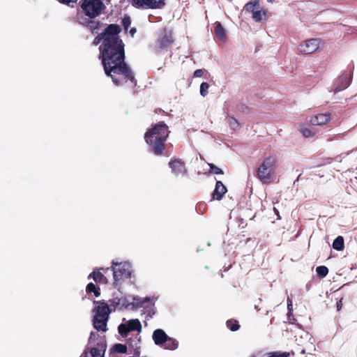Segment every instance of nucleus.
Returning a JSON list of instances; mask_svg holds the SVG:
<instances>
[{"label": "nucleus", "mask_w": 357, "mask_h": 357, "mask_svg": "<svg viewBox=\"0 0 357 357\" xmlns=\"http://www.w3.org/2000/svg\"><path fill=\"white\" fill-rule=\"evenodd\" d=\"M319 39H308L299 45L298 51L305 54L314 53L319 48Z\"/></svg>", "instance_id": "12"}, {"label": "nucleus", "mask_w": 357, "mask_h": 357, "mask_svg": "<svg viewBox=\"0 0 357 357\" xmlns=\"http://www.w3.org/2000/svg\"><path fill=\"white\" fill-rule=\"evenodd\" d=\"M328 268L326 266H319L316 268L317 275L319 278H324L328 273Z\"/></svg>", "instance_id": "31"}, {"label": "nucleus", "mask_w": 357, "mask_h": 357, "mask_svg": "<svg viewBox=\"0 0 357 357\" xmlns=\"http://www.w3.org/2000/svg\"><path fill=\"white\" fill-rule=\"evenodd\" d=\"M168 337L165 331L162 328L155 329L152 335L153 340L157 346L163 345L168 340Z\"/></svg>", "instance_id": "17"}, {"label": "nucleus", "mask_w": 357, "mask_h": 357, "mask_svg": "<svg viewBox=\"0 0 357 357\" xmlns=\"http://www.w3.org/2000/svg\"><path fill=\"white\" fill-rule=\"evenodd\" d=\"M154 305V302L153 301V299L151 298L150 301L146 302L144 305V306L143 307L147 310L148 315L151 318H152L153 315H154L156 313V309L155 308Z\"/></svg>", "instance_id": "27"}, {"label": "nucleus", "mask_w": 357, "mask_h": 357, "mask_svg": "<svg viewBox=\"0 0 357 357\" xmlns=\"http://www.w3.org/2000/svg\"><path fill=\"white\" fill-rule=\"evenodd\" d=\"M300 131L305 137H310L314 135V132L308 128H301Z\"/></svg>", "instance_id": "35"}, {"label": "nucleus", "mask_w": 357, "mask_h": 357, "mask_svg": "<svg viewBox=\"0 0 357 357\" xmlns=\"http://www.w3.org/2000/svg\"><path fill=\"white\" fill-rule=\"evenodd\" d=\"M88 278H93L96 283L108 282L106 277L98 268H94L93 272L89 275Z\"/></svg>", "instance_id": "20"}, {"label": "nucleus", "mask_w": 357, "mask_h": 357, "mask_svg": "<svg viewBox=\"0 0 357 357\" xmlns=\"http://www.w3.org/2000/svg\"><path fill=\"white\" fill-rule=\"evenodd\" d=\"M117 25H118L117 24H110L107 25V27L104 29V31L102 33H98L95 37V38L93 41V45H98L101 42L102 43L105 41V40L106 39V38L108 36H111L112 33H114V31L115 30V29H117Z\"/></svg>", "instance_id": "15"}, {"label": "nucleus", "mask_w": 357, "mask_h": 357, "mask_svg": "<svg viewBox=\"0 0 357 357\" xmlns=\"http://www.w3.org/2000/svg\"><path fill=\"white\" fill-rule=\"evenodd\" d=\"M150 300L151 297L149 296L142 298L139 296H124L121 298L114 297L109 300L108 302L109 307H113L112 310L115 311L116 309L122 310L129 307H131L132 310H137L144 307V303L148 301L149 302Z\"/></svg>", "instance_id": "4"}, {"label": "nucleus", "mask_w": 357, "mask_h": 357, "mask_svg": "<svg viewBox=\"0 0 357 357\" xmlns=\"http://www.w3.org/2000/svg\"><path fill=\"white\" fill-rule=\"evenodd\" d=\"M352 74L353 71L351 70L349 77L346 74L340 75L336 81L335 91H340L347 89L351 84Z\"/></svg>", "instance_id": "16"}, {"label": "nucleus", "mask_w": 357, "mask_h": 357, "mask_svg": "<svg viewBox=\"0 0 357 357\" xmlns=\"http://www.w3.org/2000/svg\"><path fill=\"white\" fill-rule=\"evenodd\" d=\"M142 326L138 319H132L126 323H121L118 326V332L123 337H126L130 332L137 331L140 333Z\"/></svg>", "instance_id": "9"}, {"label": "nucleus", "mask_w": 357, "mask_h": 357, "mask_svg": "<svg viewBox=\"0 0 357 357\" xmlns=\"http://www.w3.org/2000/svg\"><path fill=\"white\" fill-rule=\"evenodd\" d=\"M275 158L270 155L265 158L262 163L259 165L257 169V176L263 183L270 182L275 172Z\"/></svg>", "instance_id": "7"}, {"label": "nucleus", "mask_w": 357, "mask_h": 357, "mask_svg": "<svg viewBox=\"0 0 357 357\" xmlns=\"http://www.w3.org/2000/svg\"><path fill=\"white\" fill-rule=\"evenodd\" d=\"M229 124L233 130H236L239 127V123L234 117L229 118Z\"/></svg>", "instance_id": "37"}, {"label": "nucleus", "mask_w": 357, "mask_h": 357, "mask_svg": "<svg viewBox=\"0 0 357 357\" xmlns=\"http://www.w3.org/2000/svg\"><path fill=\"white\" fill-rule=\"evenodd\" d=\"M122 26H123L126 31L128 30V27L131 24V19L130 17L128 15H125L122 19Z\"/></svg>", "instance_id": "33"}, {"label": "nucleus", "mask_w": 357, "mask_h": 357, "mask_svg": "<svg viewBox=\"0 0 357 357\" xmlns=\"http://www.w3.org/2000/svg\"><path fill=\"white\" fill-rule=\"evenodd\" d=\"M236 110L244 114H248L250 112V108L243 103L238 104L236 105Z\"/></svg>", "instance_id": "36"}, {"label": "nucleus", "mask_w": 357, "mask_h": 357, "mask_svg": "<svg viewBox=\"0 0 357 357\" xmlns=\"http://www.w3.org/2000/svg\"><path fill=\"white\" fill-rule=\"evenodd\" d=\"M59 3L69 6L71 3H76L77 0H57Z\"/></svg>", "instance_id": "42"}, {"label": "nucleus", "mask_w": 357, "mask_h": 357, "mask_svg": "<svg viewBox=\"0 0 357 357\" xmlns=\"http://www.w3.org/2000/svg\"><path fill=\"white\" fill-rule=\"evenodd\" d=\"M168 165L172 170V173L176 176L180 174H187L188 171L185 167V164L181 159L172 158L169 160Z\"/></svg>", "instance_id": "13"}, {"label": "nucleus", "mask_w": 357, "mask_h": 357, "mask_svg": "<svg viewBox=\"0 0 357 357\" xmlns=\"http://www.w3.org/2000/svg\"><path fill=\"white\" fill-rule=\"evenodd\" d=\"M333 248L337 251H342L344 249V240L343 236H337L333 242Z\"/></svg>", "instance_id": "23"}, {"label": "nucleus", "mask_w": 357, "mask_h": 357, "mask_svg": "<svg viewBox=\"0 0 357 357\" xmlns=\"http://www.w3.org/2000/svg\"><path fill=\"white\" fill-rule=\"evenodd\" d=\"M86 291L87 294L93 293L95 297L98 298L100 296V289L99 287L93 284V282H89L86 287Z\"/></svg>", "instance_id": "24"}, {"label": "nucleus", "mask_w": 357, "mask_h": 357, "mask_svg": "<svg viewBox=\"0 0 357 357\" xmlns=\"http://www.w3.org/2000/svg\"><path fill=\"white\" fill-rule=\"evenodd\" d=\"M260 7L259 0H252L248 2L243 7V10L245 12H249L253 13L256 10L259 9Z\"/></svg>", "instance_id": "22"}, {"label": "nucleus", "mask_w": 357, "mask_h": 357, "mask_svg": "<svg viewBox=\"0 0 357 357\" xmlns=\"http://www.w3.org/2000/svg\"><path fill=\"white\" fill-rule=\"evenodd\" d=\"M227 192L226 186L220 181H217L215 183V187L212 192V198L216 200H221L225 193Z\"/></svg>", "instance_id": "18"}, {"label": "nucleus", "mask_w": 357, "mask_h": 357, "mask_svg": "<svg viewBox=\"0 0 357 357\" xmlns=\"http://www.w3.org/2000/svg\"><path fill=\"white\" fill-rule=\"evenodd\" d=\"M206 70L204 69H197L194 72L193 76L195 77H202Z\"/></svg>", "instance_id": "40"}, {"label": "nucleus", "mask_w": 357, "mask_h": 357, "mask_svg": "<svg viewBox=\"0 0 357 357\" xmlns=\"http://www.w3.org/2000/svg\"><path fill=\"white\" fill-rule=\"evenodd\" d=\"M255 309L257 311L260 310V308L259 307V305H255Z\"/></svg>", "instance_id": "45"}, {"label": "nucleus", "mask_w": 357, "mask_h": 357, "mask_svg": "<svg viewBox=\"0 0 357 357\" xmlns=\"http://www.w3.org/2000/svg\"><path fill=\"white\" fill-rule=\"evenodd\" d=\"M215 26V33L216 36L221 40L227 38L226 30L220 22H216Z\"/></svg>", "instance_id": "21"}, {"label": "nucleus", "mask_w": 357, "mask_h": 357, "mask_svg": "<svg viewBox=\"0 0 357 357\" xmlns=\"http://www.w3.org/2000/svg\"><path fill=\"white\" fill-rule=\"evenodd\" d=\"M301 174H300V175H298V178H297L296 181H298V180L299 179V178L301 177Z\"/></svg>", "instance_id": "47"}, {"label": "nucleus", "mask_w": 357, "mask_h": 357, "mask_svg": "<svg viewBox=\"0 0 357 357\" xmlns=\"http://www.w3.org/2000/svg\"><path fill=\"white\" fill-rule=\"evenodd\" d=\"M208 88L209 84L207 82H202L200 84V95L203 97H205L208 94Z\"/></svg>", "instance_id": "34"}, {"label": "nucleus", "mask_w": 357, "mask_h": 357, "mask_svg": "<svg viewBox=\"0 0 357 357\" xmlns=\"http://www.w3.org/2000/svg\"><path fill=\"white\" fill-rule=\"evenodd\" d=\"M275 0H267L268 2H270V3H273L274 2Z\"/></svg>", "instance_id": "46"}, {"label": "nucleus", "mask_w": 357, "mask_h": 357, "mask_svg": "<svg viewBox=\"0 0 357 357\" xmlns=\"http://www.w3.org/2000/svg\"><path fill=\"white\" fill-rule=\"evenodd\" d=\"M342 299H343V298H341L340 299V301H338L337 302V303H336V307H337V310L338 311H339V310H341V308H342Z\"/></svg>", "instance_id": "43"}, {"label": "nucleus", "mask_w": 357, "mask_h": 357, "mask_svg": "<svg viewBox=\"0 0 357 357\" xmlns=\"http://www.w3.org/2000/svg\"><path fill=\"white\" fill-rule=\"evenodd\" d=\"M93 304L95 306L93 312L95 314L93 317V326L97 331L106 332L107 323L113 310L104 300L93 301Z\"/></svg>", "instance_id": "3"}, {"label": "nucleus", "mask_w": 357, "mask_h": 357, "mask_svg": "<svg viewBox=\"0 0 357 357\" xmlns=\"http://www.w3.org/2000/svg\"><path fill=\"white\" fill-rule=\"evenodd\" d=\"M287 308H288V319L290 320V317L293 316L292 314V303L291 301L288 298L287 299Z\"/></svg>", "instance_id": "39"}, {"label": "nucleus", "mask_w": 357, "mask_h": 357, "mask_svg": "<svg viewBox=\"0 0 357 357\" xmlns=\"http://www.w3.org/2000/svg\"><path fill=\"white\" fill-rule=\"evenodd\" d=\"M112 269L114 278L113 285L115 288L121 284V280L131 278L132 273V266L128 261L119 263L112 261Z\"/></svg>", "instance_id": "5"}, {"label": "nucleus", "mask_w": 357, "mask_h": 357, "mask_svg": "<svg viewBox=\"0 0 357 357\" xmlns=\"http://www.w3.org/2000/svg\"><path fill=\"white\" fill-rule=\"evenodd\" d=\"M79 5L84 15L89 19L98 17L106 8L102 0H81Z\"/></svg>", "instance_id": "6"}, {"label": "nucleus", "mask_w": 357, "mask_h": 357, "mask_svg": "<svg viewBox=\"0 0 357 357\" xmlns=\"http://www.w3.org/2000/svg\"><path fill=\"white\" fill-rule=\"evenodd\" d=\"M78 21L79 24L85 25L90 29L92 33H98V30L101 28L102 23L98 20H93V19H86L84 17H79Z\"/></svg>", "instance_id": "14"}, {"label": "nucleus", "mask_w": 357, "mask_h": 357, "mask_svg": "<svg viewBox=\"0 0 357 357\" xmlns=\"http://www.w3.org/2000/svg\"><path fill=\"white\" fill-rule=\"evenodd\" d=\"M164 349L174 351L178 347V342L171 337H168V340L165 342V343L163 344Z\"/></svg>", "instance_id": "25"}, {"label": "nucleus", "mask_w": 357, "mask_h": 357, "mask_svg": "<svg viewBox=\"0 0 357 357\" xmlns=\"http://www.w3.org/2000/svg\"><path fill=\"white\" fill-rule=\"evenodd\" d=\"M274 210H275V211L276 213H279V212H278V210H277V209H275V208H274Z\"/></svg>", "instance_id": "48"}, {"label": "nucleus", "mask_w": 357, "mask_h": 357, "mask_svg": "<svg viewBox=\"0 0 357 357\" xmlns=\"http://www.w3.org/2000/svg\"><path fill=\"white\" fill-rule=\"evenodd\" d=\"M99 337L97 332L91 331L88 339V344H91L96 339Z\"/></svg>", "instance_id": "38"}, {"label": "nucleus", "mask_w": 357, "mask_h": 357, "mask_svg": "<svg viewBox=\"0 0 357 357\" xmlns=\"http://www.w3.org/2000/svg\"><path fill=\"white\" fill-rule=\"evenodd\" d=\"M227 327L231 331L234 332L240 328V324L236 319H229L226 322Z\"/></svg>", "instance_id": "29"}, {"label": "nucleus", "mask_w": 357, "mask_h": 357, "mask_svg": "<svg viewBox=\"0 0 357 357\" xmlns=\"http://www.w3.org/2000/svg\"><path fill=\"white\" fill-rule=\"evenodd\" d=\"M111 351L119 354H126L128 347L126 344L116 343L112 347Z\"/></svg>", "instance_id": "28"}, {"label": "nucleus", "mask_w": 357, "mask_h": 357, "mask_svg": "<svg viewBox=\"0 0 357 357\" xmlns=\"http://www.w3.org/2000/svg\"><path fill=\"white\" fill-rule=\"evenodd\" d=\"M134 351H133V354H134V357H139L140 356V347L139 345V346H137V347H132Z\"/></svg>", "instance_id": "41"}, {"label": "nucleus", "mask_w": 357, "mask_h": 357, "mask_svg": "<svg viewBox=\"0 0 357 357\" xmlns=\"http://www.w3.org/2000/svg\"><path fill=\"white\" fill-rule=\"evenodd\" d=\"M138 333L134 337H131L127 340V343L129 344L130 347H135L139 346V344L141 342V336Z\"/></svg>", "instance_id": "30"}, {"label": "nucleus", "mask_w": 357, "mask_h": 357, "mask_svg": "<svg viewBox=\"0 0 357 357\" xmlns=\"http://www.w3.org/2000/svg\"><path fill=\"white\" fill-rule=\"evenodd\" d=\"M121 31L117 25L111 36H108L99 46L98 59L101 61L105 73L110 77L116 86L130 82V86L137 85V79L130 67L126 62L125 45L119 36Z\"/></svg>", "instance_id": "1"}, {"label": "nucleus", "mask_w": 357, "mask_h": 357, "mask_svg": "<svg viewBox=\"0 0 357 357\" xmlns=\"http://www.w3.org/2000/svg\"><path fill=\"white\" fill-rule=\"evenodd\" d=\"M210 167V173L214 174H223L224 172L222 169L217 167L213 163H208V164Z\"/></svg>", "instance_id": "32"}, {"label": "nucleus", "mask_w": 357, "mask_h": 357, "mask_svg": "<svg viewBox=\"0 0 357 357\" xmlns=\"http://www.w3.org/2000/svg\"><path fill=\"white\" fill-rule=\"evenodd\" d=\"M136 31H137L136 28L132 27V28H131V29H130V31H129V32H130V33L131 34V36H134V34L136 33Z\"/></svg>", "instance_id": "44"}, {"label": "nucleus", "mask_w": 357, "mask_h": 357, "mask_svg": "<svg viewBox=\"0 0 357 357\" xmlns=\"http://www.w3.org/2000/svg\"><path fill=\"white\" fill-rule=\"evenodd\" d=\"M330 120V114H319L311 117L310 123L313 126H321L326 123Z\"/></svg>", "instance_id": "19"}, {"label": "nucleus", "mask_w": 357, "mask_h": 357, "mask_svg": "<svg viewBox=\"0 0 357 357\" xmlns=\"http://www.w3.org/2000/svg\"><path fill=\"white\" fill-rule=\"evenodd\" d=\"M136 8L160 9L165 5V0H132Z\"/></svg>", "instance_id": "11"}, {"label": "nucleus", "mask_w": 357, "mask_h": 357, "mask_svg": "<svg viewBox=\"0 0 357 357\" xmlns=\"http://www.w3.org/2000/svg\"><path fill=\"white\" fill-rule=\"evenodd\" d=\"M169 132L168 126L163 121L157 123L149 128L144 134V139L149 146V151L155 155H162Z\"/></svg>", "instance_id": "2"}, {"label": "nucleus", "mask_w": 357, "mask_h": 357, "mask_svg": "<svg viewBox=\"0 0 357 357\" xmlns=\"http://www.w3.org/2000/svg\"><path fill=\"white\" fill-rule=\"evenodd\" d=\"M106 349V341L101 340L96 344V347H86L80 357H104Z\"/></svg>", "instance_id": "10"}, {"label": "nucleus", "mask_w": 357, "mask_h": 357, "mask_svg": "<svg viewBox=\"0 0 357 357\" xmlns=\"http://www.w3.org/2000/svg\"><path fill=\"white\" fill-rule=\"evenodd\" d=\"M266 17V11L265 10H256L253 12L252 17L256 22H260L265 20Z\"/></svg>", "instance_id": "26"}, {"label": "nucleus", "mask_w": 357, "mask_h": 357, "mask_svg": "<svg viewBox=\"0 0 357 357\" xmlns=\"http://www.w3.org/2000/svg\"><path fill=\"white\" fill-rule=\"evenodd\" d=\"M172 31L167 28H163L159 31L158 37L156 41L158 50H167L174 43Z\"/></svg>", "instance_id": "8"}]
</instances>
